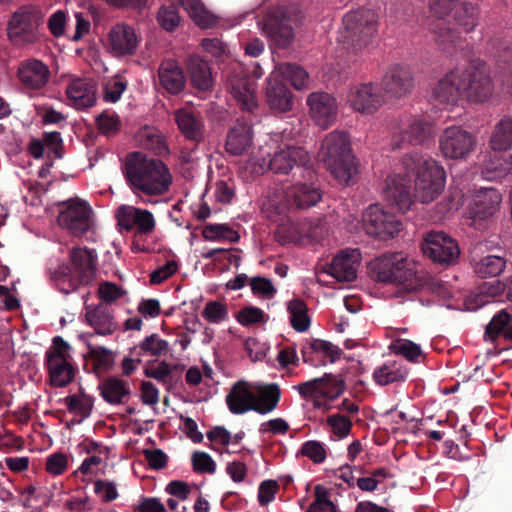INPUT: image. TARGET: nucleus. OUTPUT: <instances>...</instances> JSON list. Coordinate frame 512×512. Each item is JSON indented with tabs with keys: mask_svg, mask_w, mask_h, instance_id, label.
<instances>
[{
	"mask_svg": "<svg viewBox=\"0 0 512 512\" xmlns=\"http://www.w3.org/2000/svg\"><path fill=\"white\" fill-rule=\"evenodd\" d=\"M123 174L133 192L149 196L165 194L172 184L166 164L141 152H132L125 157Z\"/></svg>",
	"mask_w": 512,
	"mask_h": 512,
	"instance_id": "nucleus-1",
	"label": "nucleus"
},
{
	"mask_svg": "<svg viewBox=\"0 0 512 512\" xmlns=\"http://www.w3.org/2000/svg\"><path fill=\"white\" fill-rule=\"evenodd\" d=\"M64 402L70 413H77L83 419L91 415L94 407V397L86 394L82 388L79 395H69L64 398Z\"/></svg>",
	"mask_w": 512,
	"mask_h": 512,
	"instance_id": "nucleus-47",
	"label": "nucleus"
},
{
	"mask_svg": "<svg viewBox=\"0 0 512 512\" xmlns=\"http://www.w3.org/2000/svg\"><path fill=\"white\" fill-rule=\"evenodd\" d=\"M66 95L78 110L90 108L96 103V87L91 80L77 78L66 87Z\"/></svg>",
	"mask_w": 512,
	"mask_h": 512,
	"instance_id": "nucleus-27",
	"label": "nucleus"
},
{
	"mask_svg": "<svg viewBox=\"0 0 512 512\" xmlns=\"http://www.w3.org/2000/svg\"><path fill=\"white\" fill-rule=\"evenodd\" d=\"M512 313L507 309L498 311L486 325L484 337L486 340L496 342L500 337L505 339V333L510 327Z\"/></svg>",
	"mask_w": 512,
	"mask_h": 512,
	"instance_id": "nucleus-43",
	"label": "nucleus"
},
{
	"mask_svg": "<svg viewBox=\"0 0 512 512\" xmlns=\"http://www.w3.org/2000/svg\"><path fill=\"white\" fill-rule=\"evenodd\" d=\"M202 317L209 323L219 324L228 317V308L226 304L219 301H209L201 312Z\"/></svg>",
	"mask_w": 512,
	"mask_h": 512,
	"instance_id": "nucleus-55",
	"label": "nucleus"
},
{
	"mask_svg": "<svg viewBox=\"0 0 512 512\" xmlns=\"http://www.w3.org/2000/svg\"><path fill=\"white\" fill-rule=\"evenodd\" d=\"M433 136V127L429 121L414 120L407 129L399 134L392 142L393 149H400L407 142L411 145H423Z\"/></svg>",
	"mask_w": 512,
	"mask_h": 512,
	"instance_id": "nucleus-31",
	"label": "nucleus"
},
{
	"mask_svg": "<svg viewBox=\"0 0 512 512\" xmlns=\"http://www.w3.org/2000/svg\"><path fill=\"white\" fill-rule=\"evenodd\" d=\"M97 253L87 247H74L69 253V263L49 270L50 279L56 288L68 295L89 285L97 270Z\"/></svg>",
	"mask_w": 512,
	"mask_h": 512,
	"instance_id": "nucleus-2",
	"label": "nucleus"
},
{
	"mask_svg": "<svg viewBox=\"0 0 512 512\" xmlns=\"http://www.w3.org/2000/svg\"><path fill=\"white\" fill-rule=\"evenodd\" d=\"M299 454L307 457L315 464H321L327 457L325 446L322 442L309 440L302 444Z\"/></svg>",
	"mask_w": 512,
	"mask_h": 512,
	"instance_id": "nucleus-56",
	"label": "nucleus"
},
{
	"mask_svg": "<svg viewBox=\"0 0 512 512\" xmlns=\"http://www.w3.org/2000/svg\"><path fill=\"white\" fill-rule=\"evenodd\" d=\"M177 365H171L165 361H162L158 366L146 367L144 374L146 377L153 378L158 382L166 385L169 377L172 375L173 369H176Z\"/></svg>",
	"mask_w": 512,
	"mask_h": 512,
	"instance_id": "nucleus-63",
	"label": "nucleus"
},
{
	"mask_svg": "<svg viewBox=\"0 0 512 512\" xmlns=\"http://www.w3.org/2000/svg\"><path fill=\"white\" fill-rule=\"evenodd\" d=\"M288 312L290 314L291 326L298 332H304L310 327V318L306 303L299 298H295L288 303Z\"/></svg>",
	"mask_w": 512,
	"mask_h": 512,
	"instance_id": "nucleus-46",
	"label": "nucleus"
},
{
	"mask_svg": "<svg viewBox=\"0 0 512 512\" xmlns=\"http://www.w3.org/2000/svg\"><path fill=\"white\" fill-rule=\"evenodd\" d=\"M394 351L411 362H417L422 355L420 346L410 340L398 341L394 345Z\"/></svg>",
	"mask_w": 512,
	"mask_h": 512,
	"instance_id": "nucleus-64",
	"label": "nucleus"
},
{
	"mask_svg": "<svg viewBox=\"0 0 512 512\" xmlns=\"http://www.w3.org/2000/svg\"><path fill=\"white\" fill-rule=\"evenodd\" d=\"M169 351V343L157 333L145 337L138 346L134 347L131 354L137 356V363H141V356L150 355L160 357Z\"/></svg>",
	"mask_w": 512,
	"mask_h": 512,
	"instance_id": "nucleus-41",
	"label": "nucleus"
},
{
	"mask_svg": "<svg viewBox=\"0 0 512 512\" xmlns=\"http://www.w3.org/2000/svg\"><path fill=\"white\" fill-rule=\"evenodd\" d=\"M86 319L99 335H111L118 328L113 310L107 304H99L93 309L87 308Z\"/></svg>",
	"mask_w": 512,
	"mask_h": 512,
	"instance_id": "nucleus-36",
	"label": "nucleus"
},
{
	"mask_svg": "<svg viewBox=\"0 0 512 512\" xmlns=\"http://www.w3.org/2000/svg\"><path fill=\"white\" fill-rule=\"evenodd\" d=\"M474 136L459 126L444 130L439 139L442 155L449 159L465 158L475 147Z\"/></svg>",
	"mask_w": 512,
	"mask_h": 512,
	"instance_id": "nucleus-13",
	"label": "nucleus"
},
{
	"mask_svg": "<svg viewBox=\"0 0 512 512\" xmlns=\"http://www.w3.org/2000/svg\"><path fill=\"white\" fill-rule=\"evenodd\" d=\"M281 399V390L277 384L257 387L254 392L252 411L265 415L274 411Z\"/></svg>",
	"mask_w": 512,
	"mask_h": 512,
	"instance_id": "nucleus-37",
	"label": "nucleus"
},
{
	"mask_svg": "<svg viewBox=\"0 0 512 512\" xmlns=\"http://www.w3.org/2000/svg\"><path fill=\"white\" fill-rule=\"evenodd\" d=\"M479 15V6L465 1L456 9L454 19L466 32H470L478 25Z\"/></svg>",
	"mask_w": 512,
	"mask_h": 512,
	"instance_id": "nucleus-45",
	"label": "nucleus"
},
{
	"mask_svg": "<svg viewBox=\"0 0 512 512\" xmlns=\"http://www.w3.org/2000/svg\"><path fill=\"white\" fill-rule=\"evenodd\" d=\"M407 377V371L395 364L385 363L373 372L374 381L380 386H386L395 382H403Z\"/></svg>",
	"mask_w": 512,
	"mask_h": 512,
	"instance_id": "nucleus-48",
	"label": "nucleus"
},
{
	"mask_svg": "<svg viewBox=\"0 0 512 512\" xmlns=\"http://www.w3.org/2000/svg\"><path fill=\"white\" fill-rule=\"evenodd\" d=\"M331 433L339 439L347 437L352 429L351 420L342 414H333L327 418Z\"/></svg>",
	"mask_w": 512,
	"mask_h": 512,
	"instance_id": "nucleus-57",
	"label": "nucleus"
},
{
	"mask_svg": "<svg viewBox=\"0 0 512 512\" xmlns=\"http://www.w3.org/2000/svg\"><path fill=\"white\" fill-rule=\"evenodd\" d=\"M360 262V250L358 248H346L334 257L327 273L338 282H352L357 278Z\"/></svg>",
	"mask_w": 512,
	"mask_h": 512,
	"instance_id": "nucleus-18",
	"label": "nucleus"
},
{
	"mask_svg": "<svg viewBox=\"0 0 512 512\" xmlns=\"http://www.w3.org/2000/svg\"><path fill=\"white\" fill-rule=\"evenodd\" d=\"M192 20L202 28H210L216 23L213 14L206 10L201 0H179Z\"/></svg>",
	"mask_w": 512,
	"mask_h": 512,
	"instance_id": "nucleus-44",
	"label": "nucleus"
},
{
	"mask_svg": "<svg viewBox=\"0 0 512 512\" xmlns=\"http://www.w3.org/2000/svg\"><path fill=\"white\" fill-rule=\"evenodd\" d=\"M18 77L25 87L40 89L48 83L50 70L42 61L29 59L20 64Z\"/></svg>",
	"mask_w": 512,
	"mask_h": 512,
	"instance_id": "nucleus-26",
	"label": "nucleus"
},
{
	"mask_svg": "<svg viewBox=\"0 0 512 512\" xmlns=\"http://www.w3.org/2000/svg\"><path fill=\"white\" fill-rule=\"evenodd\" d=\"M59 207L57 222L61 228L68 230L73 236L80 237L92 228L93 211L87 202L69 199L59 203Z\"/></svg>",
	"mask_w": 512,
	"mask_h": 512,
	"instance_id": "nucleus-8",
	"label": "nucleus"
},
{
	"mask_svg": "<svg viewBox=\"0 0 512 512\" xmlns=\"http://www.w3.org/2000/svg\"><path fill=\"white\" fill-rule=\"evenodd\" d=\"M421 249L425 256L443 266L456 264L460 256L457 241L443 231L428 232L422 240Z\"/></svg>",
	"mask_w": 512,
	"mask_h": 512,
	"instance_id": "nucleus-9",
	"label": "nucleus"
},
{
	"mask_svg": "<svg viewBox=\"0 0 512 512\" xmlns=\"http://www.w3.org/2000/svg\"><path fill=\"white\" fill-rule=\"evenodd\" d=\"M44 14L32 5L18 8L12 15L8 34L10 40L18 46L34 44L42 36Z\"/></svg>",
	"mask_w": 512,
	"mask_h": 512,
	"instance_id": "nucleus-7",
	"label": "nucleus"
},
{
	"mask_svg": "<svg viewBox=\"0 0 512 512\" xmlns=\"http://www.w3.org/2000/svg\"><path fill=\"white\" fill-rule=\"evenodd\" d=\"M159 82L162 88L172 95L180 94L186 85V77L178 62L165 59L158 68Z\"/></svg>",
	"mask_w": 512,
	"mask_h": 512,
	"instance_id": "nucleus-25",
	"label": "nucleus"
},
{
	"mask_svg": "<svg viewBox=\"0 0 512 512\" xmlns=\"http://www.w3.org/2000/svg\"><path fill=\"white\" fill-rule=\"evenodd\" d=\"M506 265L507 260L504 256L488 254L472 258L473 271L480 278L497 277L505 270Z\"/></svg>",
	"mask_w": 512,
	"mask_h": 512,
	"instance_id": "nucleus-38",
	"label": "nucleus"
},
{
	"mask_svg": "<svg viewBox=\"0 0 512 512\" xmlns=\"http://www.w3.org/2000/svg\"><path fill=\"white\" fill-rule=\"evenodd\" d=\"M96 124L101 134L111 136L118 133L121 121L115 112L105 110L97 116Z\"/></svg>",
	"mask_w": 512,
	"mask_h": 512,
	"instance_id": "nucleus-54",
	"label": "nucleus"
},
{
	"mask_svg": "<svg viewBox=\"0 0 512 512\" xmlns=\"http://www.w3.org/2000/svg\"><path fill=\"white\" fill-rule=\"evenodd\" d=\"M309 114L316 125L323 129L331 126L337 116L336 99L326 92H313L308 96Z\"/></svg>",
	"mask_w": 512,
	"mask_h": 512,
	"instance_id": "nucleus-16",
	"label": "nucleus"
},
{
	"mask_svg": "<svg viewBox=\"0 0 512 512\" xmlns=\"http://www.w3.org/2000/svg\"><path fill=\"white\" fill-rule=\"evenodd\" d=\"M109 43L113 52L119 56L133 55L138 47L135 30L128 25H116L109 34Z\"/></svg>",
	"mask_w": 512,
	"mask_h": 512,
	"instance_id": "nucleus-30",
	"label": "nucleus"
},
{
	"mask_svg": "<svg viewBox=\"0 0 512 512\" xmlns=\"http://www.w3.org/2000/svg\"><path fill=\"white\" fill-rule=\"evenodd\" d=\"M414 87V79L408 68L394 65L383 75L381 89L390 98H401L409 94Z\"/></svg>",
	"mask_w": 512,
	"mask_h": 512,
	"instance_id": "nucleus-17",
	"label": "nucleus"
},
{
	"mask_svg": "<svg viewBox=\"0 0 512 512\" xmlns=\"http://www.w3.org/2000/svg\"><path fill=\"white\" fill-rule=\"evenodd\" d=\"M308 156L306 151L297 146H287L273 154L269 161V169L275 174L286 175L296 169L304 180L312 181L314 171L306 166Z\"/></svg>",
	"mask_w": 512,
	"mask_h": 512,
	"instance_id": "nucleus-11",
	"label": "nucleus"
},
{
	"mask_svg": "<svg viewBox=\"0 0 512 512\" xmlns=\"http://www.w3.org/2000/svg\"><path fill=\"white\" fill-rule=\"evenodd\" d=\"M319 155L339 182L347 185L350 183L357 168L347 133L333 131L328 134L322 142Z\"/></svg>",
	"mask_w": 512,
	"mask_h": 512,
	"instance_id": "nucleus-5",
	"label": "nucleus"
},
{
	"mask_svg": "<svg viewBox=\"0 0 512 512\" xmlns=\"http://www.w3.org/2000/svg\"><path fill=\"white\" fill-rule=\"evenodd\" d=\"M502 201L501 193L495 188L479 189L473 199L471 214L473 218L484 220L494 215Z\"/></svg>",
	"mask_w": 512,
	"mask_h": 512,
	"instance_id": "nucleus-28",
	"label": "nucleus"
},
{
	"mask_svg": "<svg viewBox=\"0 0 512 512\" xmlns=\"http://www.w3.org/2000/svg\"><path fill=\"white\" fill-rule=\"evenodd\" d=\"M139 141L145 149L151 150L157 155H163L168 152L163 136L156 129H143L139 134Z\"/></svg>",
	"mask_w": 512,
	"mask_h": 512,
	"instance_id": "nucleus-50",
	"label": "nucleus"
},
{
	"mask_svg": "<svg viewBox=\"0 0 512 512\" xmlns=\"http://www.w3.org/2000/svg\"><path fill=\"white\" fill-rule=\"evenodd\" d=\"M372 277L379 282L417 290L424 284L416 263L402 252H387L370 263Z\"/></svg>",
	"mask_w": 512,
	"mask_h": 512,
	"instance_id": "nucleus-4",
	"label": "nucleus"
},
{
	"mask_svg": "<svg viewBox=\"0 0 512 512\" xmlns=\"http://www.w3.org/2000/svg\"><path fill=\"white\" fill-rule=\"evenodd\" d=\"M323 379H325V381L321 391L322 397L333 400L344 392L345 383L342 379H339L332 374H324Z\"/></svg>",
	"mask_w": 512,
	"mask_h": 512,
	"instance_id": "nucleus-60",
	"label": "nucleus"
},
{
	"mask_svg": "<svg viewBox=\"0 0 512 512\" xmlns=\"http://www.w3.org/2000/svg\"><path fill=\"white\" fill-rule=\"evenodd\" d=\"M228 88L241 110L253 114L258 108L255 96L256 82L248 76L244 68L239 67L230 74Z\"/></svg>",
	"mask_w": 512,
	"mask_h": 512,
	"instance_id": "nucleus-15",
	"label": "nucleus"
},
{
	"mask_svg": "<svg viewBox=\"0 0 512 512\" xmlns=\"http://www.w3.org/2000/svg\"><path fill=\"white\" fill-rule=\"evenodd\" d=\"M279 70L283 80L289 81L295 89L301 90L307 85L309 76L301 66L286 63L281 65Z\"/></svg>",
	"mask_w": 512,
	"mask_h": 512,
	"instance_id": "nucleus-51",
	"label": "nucleus"
},
{
	"mask_svg": "<svg viewBox=\"0 0 512 512\" xmlns=\"http://www.w3.org/2000/svg\"><path fill=\"white\" fill-rule=\"evenodd\" d=\"M264 32L276 43L285 48L294 38L293 28L282 9L269 13L263 21Z\"/></svg>",
	"mask_w": 512,
	"mask_h": 512,
	"instance_id": "nucleus-20",
	"label": "nucleus"
},
{
	"mask_svg": "<svg viewBox=\"0 0 512 512\" xmlns=\"http://www.w3.org/2000/svg\"><path fill=\"white\" fill-rule=\"evenodd\" d=\"M186 68L191 85L199 91H208L213 86L211 68L207 61L198 55L187 59Z\"/></svg>",
	"mask_w": 512,
	"mask_h": 512,
	"instance_id": "nucleus-34",
	"label": "nucleus"
},
{
	"mask_svg": "<svg viewBox=\"0 0 512 512\" xmlns=\"http://www.w3.org/2000/svg\"><path fill=\"white\" fill-rule=\"evenodd\" d=\"M322 198L320 188L315 183L297 182L284 194V202L289 210H303L315 206Z\"/></svg>",
	"mask_w": 512,
	"mask_h": 512,
	"instance_id": "nucleus-19",
	"label": "nucleus"
},
{
	"mask_svg": "<svg viewBox=\"0 0 512 512\" xmlns=\"http://www.w3.org/2000/svg\"><path fill=\"white\" fill-rule=\"evenodd\" d=\"M254 392L246 381L236 382L226 396V404L233 414H244L253 407Z\"/></svg>",
	"mask_w": 512,
	"mask_h": 512,
	"instance_id": "nucleus-35",
	"label": "nucleus"
},
{
	"mask_svg": "<svg viewBox=\"0 0 512 512\" xmlns=\"http://www.w3.org/2000/svg\"><path fill=\"white\" fill-rule=\"evenodd\" d=\"M463 75L464 98L469 102H484L493 93V83L488 66L481 61H473L461 70Z\"/></svg>",
	"mask_w": 512,
	"mask_h": 512,
	"instance_id": "nucleus-10",
	"label": "nucleus"
},
{
	"mask_svg": "<svg viewBox=\"0 0 512 512\" xmlns=\"http://www.w3.org/2000/svg\"><path fill=\"white\" fill-rule=\"evenodd\" d=\"M492 150L512 149V118L504 116L496 125L490 139Z\"/></svg>",
	"mask_w": 512,
	"mask_h": 512,
	"instance_id": "nucleus-42",
	"label": "nucleus"
},
{
	"mask_svg": "<svg viewBox=\"0 0 512 512\" xmlns=\"http://www.w3.org/2000/svg\"><path fill=\"white\" fill-rule=\"evenodd\" d=\"M402 166L407 175H415V197L421 203H430L443 192L446 172L436 160L415 151L402 158Z\"/></svg>",
	"mask_w": 512,
	"mask_h": 512,
	"instance_id": "nucleus-3",
	"label": "nucleus"
},
{
	"mask_svg": "<svg viewBox=\"0 0 512 512\" xmlns=\"http://www.w3.org/2000/svg\"><path fill=\"white\" fill-rule=\"evenodd\" d=\"M434 97L441 103H456L464 98L463 75L461 69L455 68L438 82L434 88Z\"/></svg>",
	"mask_w": 512,
	"mask_h": 512,
	"instance_id": "nucleus-23",
	"label": "nucleus"
},
{
	"mask_svg": "<svg viewBox=\"0 0 512 512\" xmlns=\"http://www.w3.org/2000/svg\"><path fill=\"white\" fill-rule=\"evenodd\" d=\"M253 143L252 123L248 120H238L228 131L225 148L234 156L243 155Z\"/></svg>",
	"mask_w": 512,
	"mask_h": 512,
	"instance_id": "nucleus-24",
	"label": "nucleus"
},
{
	"mask_svg": "<svg viewBox=\"0 0 512 512\" xmlns=\"http://www.w3.org/2000/svg\"><path fill=\"white\" fill-rule=\"evenodd\" d=\"M158 24L168 32L174 31L181 22L178 8L174 5L161 6L157 13Z\"/></svg>",
	"mask_w": 512,
	"mask_h": 512,
	"instance_id": "nucleus-53",
	"label": "nucleus"
},
{
	"mask_svg": "<svg viewBox=\"0 0 512 512\" xmlns=\"http://www.w3.org/2000/svg\"><path fill=\"white\" fill-rule=\"evenodd\" d=\"M250 287L254 295L262 296L265 299H271L276 294V289L272 282L268 278L262 276L251 278Z\"/></svg>",
	"mask_w": 512,
	"mask_h": 512,
	"instance_id": "nucleus-62",
	"label": "nucleus"
},
{
	"mask_svg": "<svg viewBox=\"0 0 512 512\" xmlns=\"http://www.w3.org/2000/svg\"><path fill=\"white\" fill-rule=\"evenodd\" d=\"M512 168V156L507 151L492 150L482 164V175L486 180L496 181L505 177Z\"/></svg>",
	"mask_w": 512,
	"mask_h": 512,
	"instance_id": "nucleus-29",
	"label": "nucleus"
},
{
	"mask_svg": "<svg viewBox=\"0 0 512 512\" xmlns=\"http://www.w3.org/2000/svg\"><path fill=\"white\" fill-rule=\"evenodd\" d=\"M367 234L381 240L394 238L403 228L395 214L385 211L379 204L370 205L362 216Z\"/></svg>",
	"mask_w": 512,
	"mask_h": 512,
	"instance_id": "nucleus-12",
	"label": "nucleus"
},
{
	"mask_svg": "<svg viewBox=\"0 0 512 512\" xmlns=\"http://www.w3.org/2000/svg\"><path fill=\"white\" fill-rule=\"evenodd\" d=\"M349 101L356 111L373 113L384 103V96L373 83H364L351 90Z\"/></svg>",
	"mask_w": 512,
	"mask_h": 512,
	"instance_id": "nucleus-22",
	"label": "nucleus"
},
{
	"mask_svg": "<svg viewBox=\"0 0 512 512\" xmlns=\"http://www.w3.org/2000/svg\"><path fill=\"white\" fill-rule=\"evenodd\" d=\"M310 348L312 351L323 353L329 358L330 362L334 363L341 358L342 350L333 343L321 339H313L310 341Z\"/></svg>",
	"mask_w": 512,
	"mask_h": 512,
	"instance_id": "nucleus-61",
	"label": "nucleus"
},
{
	"mask_svg": "<svg viewBox=\"0 0 512 512\" xmlns=\"http://www.w3.org/2000/svg\"><path fill=\"white\" fill-rule=\"evenodd\" d=\"M378 15L371 9H359L343 17V30L339 40L344 44L361 49L372 43L377 33Z\"/></svg>",
	"mask_w": 512,
	"mask_h": 512,
	"instance_id": "nucleus-6",
	"label": "nucleus"
},
{
	"mask_svg": "<svg viewBox=\"0 0 512 512\" xmlns=\"http://www.w3.org/2000/svg\"><path fill=\"white\" fill-rule=\"evenodd\" d=\"M336 505L329 499V491L322 485L314 487V501L306 512H336Z\"/></svg>",
	"mask_w": 512,
	"mask_h": 512,
	"instance_id": "nucleus-52",
	"label": "nucleus"
},
{
	"mask_svg": "<svg viewBox=\"0 0 512 512\" xmlns=\"http://www.w3.org/2000/svg\"><path fill=\"white\" fill-rule=\"evenodd\" d=\"M202 236L208 241H228L236 243L240 236L237 231L227 224H208L203 228Z\"/></svg>",
	"mask_w": 512,
	"mask_h": 512,
	"instance_id": "nucleus-49",
	"label": "nucleus"
},
{
	"mask_svg": "<svg viewBox=\"0 0 512 512\" xmlns=\"http://www.w3.org/2000/svg\"><path fill=\"white\" fill-rule=\"evenodd\" d=\"M266 102L272 110L286 112L292 109V92L283 79L270 78L266 88Z\"/></svg>",
	"mask_w": 512,
	"mask_h": 512,
	"instance_id": "nucleus-32",
	"label": "nucleus"
},
{
	"mask_svg": "<svg viewBox=\"0 0 512 512\" xmlns=\"http://www.w3.org/2000/svg\"><path fill=\"white\" fill-rule=\"evenodd\" d=\"M436 44L446 53H452L460 41L459 32L445 21H434L430 25Z\"/></svg>",
	"mask_w": 512,
	"mask_h": 512,
	"instance_id": "nucleus-40",
	"label": "nucleus"
},
{
	"mask_svg": "<svg viewBox=\"0 0 512 512\" xmlns=\"http://www.w3.org/2000/svg\"><path fill=\"white\" fill-rule=\"evenodd\" d=\"M98 389L103 400L110 405L125 404L131 396L130 384L116 376L103 380Z\"/></svg>",
	"mask_w": 512,
	"mask_h": 512,
	"instance_id": "nucleus-33",
	"label": "nucleus"
},
{
	"mask_svg": "<svg viewBox=\"0 0 512 512\" xmlns=\"http://www.w3.org/2000/svg\"><path fill=\"white\" fill-rule=\"evenodd\" d=\"M174 120L184 138L193 145L187 154L185 150H182L184 158L189 160L191 153L194 152L198 146L204 142V121L199 113H196L189 108H180L176 110L174 113Z\"/></svg>",
	"mask_w": 512,
	"mask_h": 512,
	"instance_id": "nucleus-14",
	"label": "nucleus"
},
{
	"mask_svg": "<svg viewBox=\"0 0 512 512\" xmlns=\"http://www.w3.org/2000/svg\"><path fill=\"white\" fill-rule=\"evenodd\" d=\"M409 182L406 176L399 174L390 176L386 181L385 198L401 213L407 212L413 204Z\"/></svg>",
	"mask_w": 512,
	"mask_h": 512,
	"instance_id": "nucleus-21",
	"label": "nucleus"
},
{
	"mask_svg": "<svg viewBox=\"0 0 512 512\" xmlns=\"http://www.w3.org/2000/svg\"><path fill=\"white\" fill-rule=\"evenodd\" d=\"M236 320L243 326H251L253 324L265 321V313L262 309L255 306H245L236 314Z\"/></svg>",
	"mask_w": 512,
	"mask_h": 512,
	"instance_id": "nucleus-58",
	"label": "nucleus"
},
{
	"mask_svg": "<svg viewBox=\"0 0 512 512\" xmlns=\"http://www.w3.org/2000/svg\"><path fill=\"white\" fill-rule=\"evenodd\" d=\"M49 370L50 383L54 387H66L75 376V369L67 359L51 357L46 359Z\"/></svg>",
	"mask_w": 512,
	"mask_h": 512,
	"instance_id": "nucleus-39",
	"label": "nucleus"
},
{
	"mask_svg": "<svg viewBox=\"0 0 512 512\" xmlns=\"http://www.w3.org/2000/svg\"><path fill=\"white\" fill-rule=\"evenodd\" d=\"M193 470L197 473L214 474L216 471V463L212 457L202 451H195L191 457Z\"/></svg>",
	"mask_w": 512,
	"mask_h": 512,
	"instance_id": "nucleus-59",
	"label": "nucleus"
}]
</instances>
